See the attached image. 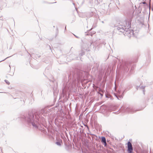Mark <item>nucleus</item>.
I'll return each instance as SVG.
<instances>
[{"label": "nucleus", "mask_w": 153, "mask_h": 153, "mask_svg": "<svg viewBox=\"0 0 153 153\" xmlns=\"http://www.w3.org/2000/svg\"><path fill=\"white\" fill-rule=\"evenodd\" d=\"M136 12H137V13H141L140 10H136L135 13H136Z\"/></svg>", "instance_id": "obj_11"}, {"label": "nucleus", "mask_w": 153, "mask_h": 153, "mask_svg": "<svg viewBox=\"0 0 153 153\" xmlns=\"http://www.w3.org/2000/svg\"><path fill=\"white\" fill-rule=\"evenodd\" d=\"M9 67H10V65H9Z\"/></svg>", "instance_id": "obj_23"}, {"label": "nucleus", "mask_w": 153, "mask_h": 153, "mask_svg": "<svg viewBox=\"0 0 153 153\" xmlns=\"http://www.w3.org/2000/svg\"><path fill=\"white\" fill-rule=\"evenodd\" d=\"M141 7L143 8V5H142V6H140V7H139V10H141V9H140V8Z\"/></svg>", "instance_id": "obj_15"}, {"label": "nucleus", "mask_w": 153, "mask_h": 153, "mask_svg": "<svg viewBox=\"0 0 153 153\" xmlns=\"http://www.w3.org/2000/svg\"><path fill=\"white\" fill-rule=\"evenodd\" d=\"M131 19H128L124 22V25H121L117 27V30L119 31L124 33L125 35H128V37L133 36L134 31L130 30L129 28L131 27Z\"/></svg>", "instance_id": "obj_1"}, {"label": "nucleus", "mask_w": 153, "mask_h": 153, "mask_svg": "<svg viewBox=\"0 0 153 153\" xmlns=\"http://www.w3.org/2000/svg\"><path fill=\"white\" fill-rule=\"evenodd\" d=\"M144 88H145V87H143V86H138V88H140L141 89H143V92H144Z\"/></svg>", "instance_id": "obj_7"}, {"label": "nucleus", "mask_w": 153, "mask_h": 153, "mask_svg": "<svg viewBox=\"0 0 153 153\" xmlns=\"http://www.w3.org/2000/svg\"><path fill=\"white\" fill-rule=\"evenodd\" d=\"M143 5V8L141 7V10H146L149 8V10H150V7L146 2H142L140 4L139 7L140 6Z\"/></svg>", "instance_id": "obj_3"}, {"label": "nucleus", "mask_w": 153, "mask_h": 153, "mask_svg": "<svg viewBox=\"0 0 153 153\" xmlns=\"http://www.w3.org/2000/svg\"><path fill=\"white\" fill-rule=\"evenodd\" d=\"M36 119H37L38 121H39L40 117H39V118H38L37 116H36Z\"/></svg>", "instance_id": "obj_13"}, {"label": "nucleus", "mask_w": 153, "mask_h": 153, "mask_svg": "<svg viewBox=\"0 0 153 153\" xmlns=\"http://www.w3.org/2000/svg\"><path fill=\"white\" fill-rule=\"evenodd\" d=\"M102 23H104V22L103 21H102Z\"/></svg>", "instance_id": "obj_19"}, {"label": "nucleus", "mask_w": 153, "mask_h": 153, "mask_svg": "<svg viewBox=\"0 0 153 153\" xmlns=\"http://www.w3.org/2000/svg\"><path fill=\"white\" fill-rule=\"evenodd\" d=\"M150 10H149V14H150Z\"/></svg>", "instance_id": "obj_20"}, {"label": "nucleus", "mask_w": 153, "mask_h": 153, "mask_svg": "<svg viewBox=\"0 0 153 153\" xmlns=\"http://www.w3.org/2000/svg\"><path fill=\"white\" fill-rule=\"evenodd\" d=\"M126 111L129 113H133L134 112V110L131 107L127 108Z\"/></svg>", "instance_id": "obj_5"}, {"label": "nucleus", "mask_w": 153, "mask_h": 153, "mask_svg": "<svg viewBox=\"0 0 153 153\" xmlns=\"http://www.w3.org/2000/svg\"><path fill=\"white\" fill-rule=\"evenodd\" d=\"M56 144L59 146H61V143L60 142H57L56 143Z\"/></svg>", "instance_id": "obj_9"}, {"label": "nucleus", "mask_w": 153, "mask_h": 153, "mask_svg": "<svg viewBox=\"0 0 153 153\" xmlns=\"http://www.w3.org/2000/svg\"><path fill=\"white\" fill-rule=\"evenodd\" d=\"M137 16H139V14H137Z\"/></svg>", "instance_id": "obj_17"}, {"label": "nucleus", "mask_w": 153, "mask_h": 153, "mask_svg": "<svg viewBox=\"0 0 153 153\" xmlns=\"http://www.w3.org/2000/svg\"><path fill=\"white\" fill-rule=\"evenodd\" d=\"M152 10H153V8H152Z\"/></svg>", "instance_id": "obj_24"}, {"label": "nucleus", "mask_w": 153, "mask_h": 153, "mask_svg": "<svg viewBox=\"0 0 153 153\" xmlns=\"http://www.w3.org/2000/svg\"><path fill=\"white\" fill-rule=\"evenodd\" d=\"M152 11H153V10H152Z\"/></svg>", "instance_id": "obj_26"}, {"label": "nucleus", "mask_w": 153, "mask_h": 153, "mask_svg": "<svg viewBox=\"0 0 153 153\" xmlns=\"http://www.w3.org/2000/svg\"><path fill=\"white\" fill-rule=\"evenodd\" d=\"M101 142L102 143H104L105 146H106L107 143L106 142V139L105 137H102Z\"/></svg>", "instance_id": "obj_6"}, {"label": "nucleus", "mask_w": 153, "mask_h": 153, "mask_svg": "<svg viewBox=\"0 0 153 153\" xmlns=\"http://www.w3.org/2000/svg\"><path fill=\"white\" fill-rule=\"evenodd\" d=\"M66 27H65V29H66Z\"/></svg>", "instance_id": "obj_25"}, {"label": "nucleus", "mask_w": 153, "mask_h": 153, "mask_svg": "<svg viewBox=\"0 0 153 153\" xmlns=\"http://www.w3.org/2000/svg\"><path fill=\"white\" fill-rule=\"evenodd\" d=\"M135 7L136 8V6L135 5Z\"/></svg>", "instance_id": "obj_21"}, {"label": "nucleus", "mask_w": 153, "mask_h": 153, "mask_svg": "<svg viewBox=\"0 0 153 153\" xmlns=\"http://www.w3.org/2000/svg\"><path fill=\"white\" fill-rule=\"evenodd\" d=\"M44 112V109H42V112Z\"/></svg>", "instance_id": "obj_16"}, {"label": "nucleus", "mask_w": 153, "mask_h": 153, "mask_svg": "<svg viewBox=\"0 0 153 153\" xmlns=\"http://www.w3.org/2000/svg\"><path fill=\"white\" fill-rule=\"evenodd\" d=\"M135 16H134V17L133 16V18H132V19H133V18H135Z\"/></svg>", "instance_id": "obj_18"}, {"label": "nucleus", "mask_w": 153, "mask_h": 153, "mask_svg": "<svg viewBox=\"0 0 153 153\" xmlns=\"http://www.w3.org/2000/svg\"><path fill=\"white\" fill-rule=\"evenodd\" d=\"M84 53L83 51L82 53H81L80 54V56H82L83 55H84Z\"/></svg>", "instance_id": "obj_14"}, {"label": "nucleus", "mask_w": 153, "mask_h": 153, "mask_svg": "<svg viewBox=\"0 0 153 153\" xmlns=\"http://www.w3.org/2000/svg\"><path fill=\"white\" fill-rule=\"evenodd\" d=\"M128 151V153H132L133 151V147L131 143L128 141L127 143Z\"/></svg>", "instance_id": "obj_4"}, {"label": "nucleus", "mask_w": 153, "mask_h": 153, "mask_svg": "<svg viewBox=\"0 0 153 153\" xmlns=\"http://www.w3.org/2000/svg\"><path fill=\"white\" fill-rule=\"evenodd\" d=\"M116 97L118 99V100H120V99L119 98V97L121 99L123 97L122 96H119V97H117V96H116Z\"/></svg>", "instance_id": "obj_12"}, {"label": "nucleus", "mask_w": 153, "mask_h": 153, "mask_svg": "<svg viewBox=\"0 0 153 153\" xmlns=\"http://www.w3.org/2000/svg\"><path fill=\"white\" fill-rule=\"evenodd\" d=\"M4 81L7 85H9L10 84V82L8 80H5Z\"/></svg>", "instance_id": "obj_10"}, {"label": "nucleus", "mask_w": 153, "mask_h": 153, "mask_svg": "<svg viewBox=\"0 0 153 153\" xmlns=\"http://www.w3.org/2000/svg\"><path fill=\"white\" fill-rule=\"evenodd\" d=\"M21 118L29 125L31 124L33 127L37 128L38 122L34 120V116L33 113H29L26 117L24 115L22 116Z\"/></svg>", "instance_id": "obj_2"}, {"label": "nucleus", "mask_w": 153, "mask_h": 153, "mask_svg": "<svg viewBox=\"0 0 153 153\" xmlns=\"http://www.w3.org/2000/svg\"><path fill=\"white\" fill-rule=\"evenodd\" d=\"M95 0L94 3L98 5L99 4V3L98 1V0Z\"/></svg>", "instance_id": "obj_8"}, {"label": "nucleus", "mask_w": 153, "mask_h": 153, "mask_svg": "<svg viewBox=\"0 0 153 153\" xmlns=\"http://www.w3.org/2000/svg\"><path fill=\"white\" fill-rule=\"evenodd\" d=\"M78 10H76V11H77V12L78 13V11H77Z\"/></svg>", "instance_id": "obj_22"}]
</instances>
